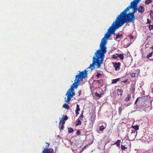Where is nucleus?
<instances>
[{
	"instance_id": "nucleus-1",
	"label": "nucleus",
	"mask_w": 153,
	"mask_h": 153,
	"mask_svg": "<svg viewBox=\"0 0 153 153\" xmlns=\"http://www.w3.org/2000/svg\"><path fill=\"white\" fill-rule=\"evenodd\" d=\"M105 54L99 50H97L94 54L95 56H94L93 58V63L90 64L88 68L93 70L95 68L94 65L97 66V68H100L103 61Z\"/></svg>"
},
{
	"instance_id": "nucleus-2",
	"label": "nucleus",
	"mask_w": 153,
	"mask_h": 153,
	"mask_svg": "<svg viewBox=\"0 0 153 153\" xmlns=\"http://www.w3.org/2000/svg\"><path fill=\"white\" fill-rule=\"evenodd\" d=\"M111 36L110 32H108H108L105 34L104 37L102 39L100 45V48L98 49V50L105 53H106L107 47L106 45L107 42V40L109 39Z\"/></svg>"
},
{
	"instance_id": "nucleus-3",
	"label": "nucleus",
	"mask_w": 153,
	"mask_h": 153,
	"mask_svg": "<svg viewBox=\"0 0 153 153\" xmlns=\"http://www.w3.org/2000/svg\"><path fill=\"white\" fill-rule=\"evenodd\" d=\"M135 20L134 14L131 13L126 14V15L123 18H122V19H120L118 22L122 26L124 24L126 23L130 22L134 23Z\"/></svg>"
},
{
	"instance_id": "nucleus-4",
	"label": "nucleus",
	"mask_w": 153,
	"mask_h": 153,
	"mask_svg": "<svg viewBox=\"0 0 153 153\" xmlns=\"http://www.w3.org/2000/svg\"><path fill=\"white\" fill-rule=\"evenodd\" d=\"M115 21V22L113 23L111 26L108 29V32H110L111 35L114 34L116 36L115 31L122 26L116 20Z\"/></svg>"
},
{
	"instance_id": "nucleus-5",
	"label": "nucleus",
	"mask_w": 153,
	"mask_h": 153,
	"mask_svg": "<svg viewBox=\"0 0 153 153\" xmlns=\"http://www.w3.org/2000/svg\"><path fill=\"white\" fill-rule=\"evenodd\" d=\"M88 71L85 70L84 71L80 72L78 75L76 76V80L77 78L79 79L80 81L87 76Z\"/></svg>"
},
{
	"instance_id": "nucleus-6",
	"label": "nucleus",
	"mask_w": 153,
	"mask_h": 153,
	"mask_svg": "<svg viewBox=\"0 0 153 153\" xmlns=\"http://www.w3.org/2000/svg\"><path fill=\"white\" fill-rule=\"evenodd\" d=\"M137 110L139 111H143L146 112H148L150 109L149 107L147 105H140L136 106Z\"/></svg>"
},
{
	"instance_id": "nucleus-7",
	"label": "nucleus",
	"mask_w": 153,
	"mask_h": 153,
	"mask_svg": "<svg viewBox=\"0 0 153 153\" xmlns=\"http://www.w3.org/2000/svg\"><path fill=\"white\" fill-rule=\"evenodd\" d=\"M127 11L125 9L123 11L120 13V14L118 15L115 20H116V21H118L120 20V19H122V18H123V17L126 15V14H128L127 13H126Z\"/></svg>"
},
{
	"instance_id": "nucleus-8",
	"label": "nucleus",
	"mask_w": 153,
	"mask_h": 153,
	"mask_svg": "<svg viewBox=\"0 0 153 153\" xmlns=\"http://www.w3.org/2000/svg\"><path fill=\"white\" fill-rule=\"evenodd\" d=\"M66 95H67V99L65 100V102L68 103H69V102L71 100V99L73 97L71 94V92H67L66 94Z\"/></svg>"
},
{
	"instance_id": "nucleus-9",
	"label": "nucleus",
	"mask_w": 153,
	"mask_h": 153,
	"mask_svg": "<svg viewBox=\"0 0 153 153\" xmlns=\"http://www.w3.org/2000/svg\"><path fill=\"white\" fill-rule=\"evenodd\" d=\"M112 64L115 68V71H119L120 70V67L121 65V64L120 62H113Z\"/></svg>"
},
{
	"instance_id": "nucleus-10",
	"label": "nucleus",
	"mask_w": 153,
	"mask_h": 153,
	"mask_svg": "<svg viewBox=\"0 0 153 153\" xmlns=\"http://www.w3.org/2000/svg\"><path fill=\"white\" fill-rule=\"evenodd\" d=\"M80 80L79 79L77 78L76 80H75V82L74 83L72 86L74 88H77L78 84H79V82H80Z\"/></svg>"
},
{
	"instance_id": "nucleus-11",
	"label": "nucleus",
	"mask_w": 153,
	"mask_h": 153,
	"mask_svg": "<svg viewBox=\"0 0 153 153\" xmlns=\"http://www.w3.org/2000/svg\"><path fill=\"white\" fill-rule=\"evenodd\" d=\"M123 37V35L122 34H120V33L116 34V37H114V38L115 40L117 41L118 39H121Z\"/></svg>"
},
{
	"instance_id": "nucleus-12",
	"label": "nucleus",
	"mask_w": 153,
	"mask_h": 153,
	"mask_svg": "<svg viewBox=\"0 0 153 153\" xmlns=\"http://www.w3.org/2000/svg\"><path fill=\"white\" fill-rule=\"evenodd\" d=\"M131 134L130 135V136L132 138V139H134L136 136L137 131H136L135 130H131Z\"/></svg>"
},
{
	"instance_id": "nucleus-13",
	"label": "nucleus",
	"mask_w": 153,
	"mask_h": 153,
	"mask_svg": "<svg viewBox=\"0 0 153 153\" xmlns=\"http://www.w3.org/2000/svg\"><path fill=\"white\" fill-rule=\"evenodd\" d=\"M103 125H102L99 127V130L98 131V133H100V131H103V130L106 128V123H104Z\"/></svg>"
},
{
	"instance_id": "nucleus-14",
	"label": "nucleus",
	"mask_w": 153,
	"mask_h": 153,
	"mask_svg": "<svg viewBox=\"0 0 153 153\" xmlns=\"http://www.w3.org/2000/svg\"><path fill=\"white\" fill-rule=\"evenodd\" d=\"M135 90V84L132 83L131 84L130 88V90L131 92L133 93L134 92Z\"/></svg>"
},
{
	"instance_id": "nucleus-15",
	"label": "nucleus",
	"mask_w": 153,
	"mask_h": 153,
	"mask_svg": "<svg viewBox=\"0 0 153 153\" xmlns=\"http://www.w3.org/2000/svg\"><path fill=\"white\" fill-rule=\"evenodd\" d=\"M132 13H133L134 14L138 10V8H137V5H135L134 6H132Z\"/></svg>"
},
{
	"instance_id": "nucleus-16",
	"label": "nucleus",
	"mask_w": 153,
	"mask_h": 153,
	"mask_svg": "<svg viewBox=\"0 0 153 153\" xmlns=\"http://www.w3.org/2000/svg\"><path fill=\"white\" fill-rule=\"evenodd\" d=\"M143 140L148 142H149L151 140V139H150L149 136L148 135H144L142 137Z\"/></svg>"
},
{
	"instance_id": "nucleus-17",
	"label": "nucleus",
	"mask_w": 153,
	"mask_h": 153,
	"mask_svg": "<svg viewBox=\"0 0 153 153\" xmlns=\"http://www.w3.org/2000/svg\"><path fill=\"white\" fill-rule=\"evenodd\" d=\"M145 9L144 7L142 5H140L138 8V12L139 13H143L144 12Z\"/></svg>"
},
{
	"instance_id": "nucleus-18",
	"label": "nucleus",
	"mask_w": 153,
	"mask_h": 153,
	"mask_svg": "<svg viewBox=\"0 0 153 153\" xmlns=\"http://www.w3.org/2000/svg\"><path fill=\"white\" fill-rule=\"evenodd\" d=\"M120 78H118L116 79H113L111 81V84H114L117 83V82L120 81Z\"/></svg>"
},
{
	"instance_id": "nucleus-19",
	"label": "nucleus",
	"mask_w": 153,
	"mask_h": 153,
	"mask_svg": "<svg viewBox=\"0 0 153 153\" xmlns=\"http://www.w3.org/2000/svg\"><path fill=\"white\" fill-rule=\"evenodd\" d=\"M117 91V94L118 95V96L120 95V97H121L123 93V90L122 89H118Z\"/></svg>"
},
{
	"instance_id": "nucleus-20",
	"label": "nucleus",
	"mask_w": 153,
	"mask_h": 153,
	"mask_svg": "<svg viewBox=\"0 0 153 153\" xmlns=\"http://www.w3.org/2000/svg\"><path fill=\"white\" fill-rule=\"evenodd\" d=\"M68 117L67 116H66V115L64 116V115H63V116L62 117V118H61L62 120H60L59 125H60V123L61 122L62 120H64V122H65V121L67 120L68 119Z\"/></svg>"
},
{
	"instance_id": "nucleus-21",
	"label": "nucleus",
	"mask_w": 153,
	"mask_h": 153,
	"mask_svg": "<svg viewBox=\"0 0 153 153\" xmlns=\"http://www.w3.org/2000/svg\"><path fill=\"white\" fill-rule=\"evenodd\" d=\"M102 74L103 72L102 71L98 72L96 75L97 78H99L101 77V76L102 75Z\"/></svg>"
},
{
	"instance_id": "nucleus-22",
	"label": "nucleus",
	"mask_w": 153,
	"mask_h": 153,
	"mask_svg": "<svg viewBox=\"0 0 153 153\" xmlns=\"http://www.w3.org/2000/svg\"><path fill=\"white\" fill-rule=\"evenodd\" d=\"M138 2L136 0H134L133 1H131L130 3V5L131 6H134L135 5H137Z\"/></svg>"
},
{
	"instance_id": "nucleus-23",
	"label": "nucleus",
	"mask_w": 153,
	"mask_h": 153,
	"mask_svg": "<svg viewBox=\"0 0 153 153\" xmlns=\"http://www.w3.org/2000/svg\"><path fill=\"white\" fill-rule=\"evenodd\" d=\"M131 98V94H128L127 95V97L125 98L124 100L126 102L129 101L130 100Z\"/></svg>"
},
{
	"instance_id": "nucleus-24",
	"label": "nucleus",
	"mask_w": 153,
	"mask_h": 153,
	"mask_svg": "<svg viewBox=\"0 0 153 153\" xmlns=\"http://www.w3.org/2000/svg\"><path fill=\"white\" fill-rule=\"evenodd\" d=\"M62 107L63 108H66L67 110H68L70 109V107L68 105V104H66V103L64 104L63 105Z\"/></svg>"
},
{
	"instance_id": "nucleus-25",
	"label": "nucleus",
	"mask_w": 153,
	"mask_h": 153,
	"mask_svg": "<svg viewBox=\"0 0 153 153\" xmlns=\"http://www.w3.org/2000/svg\"><path fill=\"white\" fill-rule=\"evenodd\" d=\"M120 140H118L117 142H116L114 144H116L117 145V146L119 148L120 147Z\"/></svg>"
},
{
	"instance_id": "nucleus-26",
	"label": "nucleus",
	"mask_w": 153,
	"mask_h": 153,
	"mask_svg": "<svg viewBox=\"0 0 153 153\" xmlns=\"http://www.w3.org/2000/svg\"><path fill=\"white\" fill-rule=\"evenodd\" d=\"M131 127L134 129V130H135L136 131V130H138L139 129V126L138 125L132 126Z\"/></svg>"
},
{
	"instance_id": "nucleus-27",
	"label": "nucleus",
	"mask_w": 153,
	"mask_h": 153,
	"mask_svg": "<svg viewBox=\"0 0 153 153\" xmlns=\"http://www.w3.org/2000/svg\"><path fill=\"white\" fill-rule=\"evenodd\" d=\"M118 57H119L121 60H123L124 58L123 54L121 53L118 54Z\"/></svg>"
},
{
	"instance_id": "nucleus-28",
	"label": "nucleus",
	"mask_w": 153,
	"mask_h": 153,
	"mask_svg": "<svg viewBox=\"0 0 153 153\" xmlns=\"http://www.w3.org/2000/svg\"><path fill=\"white\" fill-rule=\"evenodd\" d=\"M81 124V122L79 119H77L76 122V125L77 126L78 125H80Z\"/></svg>"
},
{
	"instance_id": "nucleus-29",
	"label": "nucleus",
	"mask_w": 153,
	"mask_h": 153,
	"mask_svg": "<svg viewBox=\"0 0 153 153\" xmlns=\"http://www.w3.org/2000/svg\"><path fill=\"white\" fill-rule=\"evenodd\" d=\"M102 94V93L99 94L97 92H96L95 93V96L98 98H100L101 97Z\"/></svg>"
},
{
	"instance_id": "nucleus-30",
	"label": "nucleus",
	"mask_w": 153,
	"mask_h": 153,
	"mask_svg": "<svg viewBox=\"0 0 153 153\" xmlns=\"http://www.w3.org/2000/svg\"><path fill=\"white\" fill-rule=\"evenodd\" d=\"M112 58L114 59H117L118 57V54L116 53L115 54H114L112 56Z\"/></svg>"
},
{
	"instance_id": "nucleus-31",
	"label": "nucleus",
	"mask_w": 153,
	"mask_h": 153,
	"mask_svg": "<svg viewBox=\"0 0 153 153\" xmlns=\"http://www.w3.org/2000/svg\"><path fill=\"white\" fill-rule=\"evenodd\" d=\"M74 88L71 85L70 88L68 90L67 92H73L74 91Z\"/></svg>"
},
{
	"instance_id": "nucleus-32",
	"label": "nucleus",
	"mask_w": 153,
	"mask_h": 153,
	"mask_svg": "<svg viewBox=\"0 0 153 153\" xmlns=\"http://www.w3.org/2000/svg\"><path fill=\"white\" fill-rule=\"evenodd\" d=\"M152 1V0H146L145 1V3L146 4H149L150 3H151Z\"/></svg>"
},
{
	"instance_id": "nucleus-33",
	"label": "nucleus",
	"mask_w": 153,
	"mask_h": 153,
	"mask_svg": "<svg viewBox=\"0 0 153 153\" xmlns=\"http://www.w3.org/2000/svg\"><path fill=\"white\" fill-rule=\"evenodd\" d=\"M65 122H64V120H63L62 122V124H61L60 127L59 128L60 130H63L64 127V124L65 123Z\"/></svg>"
},
{
	"instance_id": "nucleus-34",
	"label": "nucleus",
	"mask_w": 153,
	"mask_h": 153,
	"mask_svg": "<svg viewBox=\"0 0 153 153\" xmlns=\"http://www.w3.org/2000/svg\"><path fill=\"white\" fill-rule=\"evenodd\" d=\"M74 131V130L71 127L68 128V132L69 133L73 132Z\"/></svg>"
},
{
	"instance_id": "nucleus-35",
	"label": "nucleus",
	"mask_w": 153,
	"mask_h": 153,
	"mask_svg": "<svg viewBox=\"0 0 153 153\" xmlns=\"http://www.w3.org/2000/svg\"><path fill=\"white\" fill-rule=\"evenodd\" d=\"M121 149L122 151H126L127 149V147H126L125 146L123 145H121Z\"/></svg>"
},
{
	"instance_id": "nucleus-36",
	"label": "nucleus",
	"mask_w": 153,
	"mask_h": 153,
	"mask_svg": "<svg viewBox=\"0 0 153 153\" xmlns=\"http://www.w3.org/2000/svg\"><path fill=\"white\" fill-rule=\"evenodd\" d=\"M48 153H54L53 150L52 149H48Z\"/></svg>"
},
{
	"instance_id": "nucleus-37",
	"label": "nucleus",
	"mask_w": 153,
	"mask_h": 153,
	"mask_svg": "<svg viewBox=\"0 0 153 153\" xmlns=\"http://www.w3.org/2000/svg\"><path fill=\"white\" fill-rule=\"evenodd\" d=\"M80 111V109L79 108V106L78 104L76 105V109L75 110V111Z\"/></svg>"
},
{
	"instance_id": "nucleus-38",
	"label": "nucleus",
	"mask_w": 153,
	"mask_h": 153,
	"mask_svg": "<svg viewBox=\"0 0 153 153\" xmlns=\"http://www.w3.org/2000/svg\"><path fill=\"white\" fill-rule=\"evenodd\" d=\"M149 30H151L153 29V25H151L150 24L149 26Z\"/></svg>"
},
{
	"instance_id": "nucleus-39",
	"label": "nucleus",
	"mask_w": 153,
	"mask_h": 153,
	"mask_svg": "<svg viewBox=\"0 0 153 153\" xmlns=\"http://www.w3.org/2000/svg\"><path fill=\"white\" fill-rule=\"evenodd\" d=\"M84 117V116L83 115H80L79 117L78 118V119H79L80 120H83V119Z\"/></svg>"
},
{
	"instance_id": "nucleus-40",
	"label": "nucleus",
	"mask_w": 153,
	"mask_h": 153,
	"mask_svg": "<svg viewBox=\"0 0 153 153\" xmlns=\"http://www.w3.org/2000/svg\"><path fill=\"white\" fill-rule=\"evenodd\" d=\"M153 53V52H151L150 53H149L148 55L147 56V58H149L150 57H151L152 56V54Z\"/></svg>"
},
{
	"instance_id": "nucleus-41",
	"label": "nucleus",
	"mask_w": 153,
	"mask_h": 153,
	"mask_svg": "<svg viewBox=\"0 0 153 153\" xmlns=\"http://www.w3.org/2000/svg\"><path fill=\"white\" fill-rule=\"evenodd\" d=\"M97 82L100 85H102V82L101 80H97Z\"/></svg>"
},
{
	"instance_id": "nucleus-42",
	"label": "nucleus",
	"mask_w": 153,
	"mask_h": 153,
	"mask_svg": "<svg viewBox=\"0 0 153 153\" xmlns=\"http://www.w3.org/2000/svg\"><path fill=\"white\" fill-rule=\"evenodd\" d=\"M131 104V102H129L127 103H125L124 105L126 106L127 107L130 105Z\"/></svg>"
},
{
	"instance_id": "nucleus-43",
	"label": "nucleus",
	"mask_w": 153,
	"mask_h": 153,
	"mask_svg": "<svg viewBox=\"0 0 153 153\" xmlns=\"http://www.w3.org/2000/svg\"><path fill=\"white\" fill-rule=\"evenodd\" d=\"M123 109V107L122 106L120 107L119 108V112L120 113L121 111Z\"/></svg>"
},
{
	"instance_id": "nucleus-44",
	"label": "nucleus",
	"mask_w": 153,
	"mask_h": 153,
	"mask_svg": "<svg viewBox=\"0 0 153 153\" xmlns=\"http://www.w3.org/2000/svg\"><path fill=\"white\" fill-rule=\"evenodd\" d=\"M132 8V6L130 5L126 9V10L128 11V10H129V9H130V8Z\"/></svg>"
},
{
	"instance_id": "nucleus-45",
	"label": "nucleus",
	"mask_w": 153,
	"mask_h": 153,
	"mask_svg": "<svg viewBox=\"0 0 153 153\" xmlns=\"http://www.w3.org/2000/svg\"><path fill=\"white\" fill-rule=\"evenodd\" d=\"M132 8V6L130 5L126 9V10L128 11V10H129V9H130V8Z\"/></svg>"
},
{
	"instance_id": "nucleus-46",
	"label": "nucleus",
	"mask_w": 153,
	"mask_h": 153,
	"mask_svg": "<svg viewBox=\"0 0 153 153\" xmlns=\"http://www.w3.org/2000/svg\"><path fill=\"white\" fill-rule=\"evenodd\" d=\"M76 133L78 135H79L81 134V132L79 130H78L77 131Z\"/></svg>"
},
{
	"instance_id": "nucleus-47",
	"label": "nucleus",
	"mask_w": 153,
	"mask_h": 153,
	"mask_svg": "<svg viewBox=\"0 0 153 153\" xmlns=\"http://www.w3.org/2000/svg\"><path fill=\"white\" fill-rule=\"evenodd\" d=\"M131 75L132 77H134L136 76V73H133L131 74Z\"/></svg>"
},
{
	"instance_id": "nucleus-48",
	"label": "nucleus",
	"mask_w": 153,
	"mask_h": 153,
	"mask_svg": "<svg viewBox=\"0 0 153 153\" xmlns=\"http://www.w3.org/2000/svg\"><path fill=\"white\" fill-rule=\"evenodd\" d=\"M42 153H48L47 149H45L43 152Z\"/></svg>"
},
{
	"instance_id": "nucleus-49",
	"label": "nucleus",
	"mask_w": 153,
	"mask_h": 153,
	"mask_svg": "<svg viewBox=\"0 0 153 153\" xmlns=\"http://www.w3.org/2000/svg\"><path fill=\"white\" fill-rule=\"evenodd\" d=\"M140 99V97H138L137 99L135 102V105H137V102Z\"/></svg>"
},
{
	"instance_id": "nucleus-50",
	"label": "nucleus",
	"mask_w": 153,
	"mask_h": 153,
	"mask_svg": "<svg viewBox=\"0 0 153 153\" xmlns=\"http://www.w3.org/2000/svg\"><path fill=\"white\" fill-rule=\"evenodd\" d=\"M150 17H152L153 16V10H151L150 13Z\"/></svg>"
},
{
	"instance_id": "nucleus-51",
	"label": "nucleus",
	"mask_w": 153,
	"mask_h": 153,
	"mask_svg": "<svg viewBox=\"0 0 153 153\" xmlns=\"http://www.w3.org/2000/svg\"><path fill=\"white\" fill-rule=\"evenodd\" d=\"M147 23H149V25L150 24L151 22V21L149 19H147Z\"/></svg>"
},
{
	"instance_id": "nucleus-52",
	"label": "nucleus",
	"mask_w": 153,
	"mask_h": 153,
	"mask_svg": "<svg viewBox=\"0 0 153 153\" xmlns=\"http://www.w3.org/2000/svg\"><path fill=\"white\" fill-rule=\"evenodd\" d=\"M71 94L73 97L75 96V92L73 91L71 92Z\"/></svg>"
},
{
	"instance_id": "nucleus-53",
	"label": "nucleus",
	"mask_w": 153,
	"mask_h": 153,
	"mask_svg": "<svg viewBox=\"0 0 153 153\" xmlns=\"http://www.w3.org/2000/svg\"><path fill=\"white\" fill-rule=\"evenodd\" d=\"M128 80V79H126L125 80L122 81V82L124 83H126L127 82Z\"/></svg>"
},
{
	"instance_id": "nucleus-54",
	"label": "nucleus",
	"mask_w": 153,
	"mask_h": 153,
	"mask_svg": "<svg viewBox=\"0 0 153 153\" xmlns=\"http://www.w3.org/2000/svg\"><path fill=\"white\" fill-rule=\"evenodd\" d=\"M76 114V116L77 117V115L79 114V111H75Z\"/></svg>"
},
{
	"instance_id": "nucleus-55",
	"label": "nucleus",
	"mask_w": 153,
	"mask_h": 153,
	"mask_svg": "<svg viewBox=\"0 0 153 153\" xmlns=\"http://www.w3.org/2000/svg\"><path fill=\"white\" fill-rule=\"evenodd\" d=\"M75 143H73V142H72L71 141H70V144L71 145H72V146H73L74 145V144Z\"/></svg>"
},
{
	"instance_id": "nucleus-56",
	"label": "nucleus",
	"mask_w": 153,
	"mask_h": 153,
	"mask_svg": "<svg viewBox=\"0 0 153 153\" xmlns=\"http://www.w3.org/2000/svg\"><path fill=\"white\" fill-rule=\"evenodd\" d=\"M130 38H131V39H133V38H134V37L133 36H132V35H131V36H130Z\"/></svg>"
},
{
	"instance_id": "nucleus-57",
	"label": "nucleus",
	"mask_w": 153,
	"mask_h": 153,
	"mask_svg": "<svg viewBox=\"0 0 153 153\" xmlns=\"http://www.w3.org/2000/svg\"><path fill=\"white\" fill-rule=\"evenodd\" d=\"M81 91L80 90L79 91L78 93L79 94V95H80L81 94Z\"/></svg>"
},
{
	"instance_id": "nucleus-58",
	"label": "nucleus",
	"mask_w": 153,
	"mask_h": 153,
	"mask_svg": "<svg viewBox=\"0 0 153 153\" xmlns=\"http://www.w3.org/2000/svg\"><path fill=\"white\" fill-rule=\"evenodd\" d=\"M83 111H82L80 115H83Z\"/></svg>"
},
{
	"instance_id": "nucleus-59",
	"label": "nucleus",
	"mask_w": 153,
	"mask_h": 153,
	"mask_svg": "<svg viewBox=\"0 0 153 153\" xmlns=\"http://www.w3.org/2000/svg\"><path fill=\"white\" fill-rule=\"evenodd\" d=\"M46 143L47 144H48V147L49 146V145H50V144L48 143H47V142H46Z\"/></svg>"
},
{
	"instance_id": "nucleus-60",
	"label": "nucleus",
	"mask_w": 153,
	"mask_h": 153,
	"mask_svg": "<svg viewBox=\"0 0 153 153\" xmlns=\"http://www.w3.org/2000/svg\"><path fill=\"white\" fill-rule=\"evenodd\" d=\"M92 89V88L90 87V89L91 91Z\"/></svg>"
},
{
	"instance_id": "nucleus-61",
	"label": "nucleus",
	"mask_w": 153,
	"mask_h": 153,
	"mask_svg": "<svg viewBox=\"0 0 153 153\" xmlns=\"http://www.w3.org/2000/svg\"><path fill=\"white\" fill-rule=\"evenodd\" d=\"M151 17L152 18V19L153 20V16H152V17Z\"/></svg>"
},
{
	"instance_id": "nucleus-62",
	"label": "nucleus",
	"mask_w": 153,
	"mask_h": 153,
	"mask_svg": "<svg viewBox=\"0 0 153 153\" xmlns=\"http://www.w3.org/2000/svg\"><path fill=\"white\" fill-rule=\"evenodd\" d=\"M136 0L138 2L140 0Z\"/></svg>"
},
{
	"instance_id": "nucleus-63",
	"label": "nucleus",
	"mask_w": 153,
	"mask_h": 153,
	"mask_svg": "<svg viewBox=\"0 0 153 153\" xmlns=\"http://www.w3.org/2000/svg\"><path fill=\"white\" fill-rule=\"evenodd\" d=\"M66 99V97L65 98V100Z\"/></svg>"
},
{
	"instance_id": "nucleus-64",
	"label": "nucleus",
	"mask_w": 153,
	"mask_h": 153,
	"mask_svg": "<svg viewBox=\"0 0 153 153\" xmlns=\"http://www.w3.org/2000/svg\"><path fill=\"white\" fill-rule=\"evenodd\" d=\"M152 7H153V5H152Z\"/></svg>"
}]
</instances>
